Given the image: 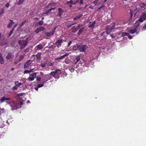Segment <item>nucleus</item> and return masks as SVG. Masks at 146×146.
<instances>
[{
    "label": "nucleus",
    "instance_id": "obj_1",
    "mask_svg": "<svg viewBox=\"0 0 146 146\" xmlns=\"http://www.w3.org/2000/svg\"><path fill=\"white\" fill-rule=\"evenodd\" d=\"M29 37H27L25 40H20L18 41V43L21 46V49L25 48L27 45V43L29 40Z\"/></svg>",
    "mask_w": 146,
    "mask_h": 146
},
{
    "label": "nucleus",
    "instance_id": "obj_2",
    "mask_svg": "<svg viewBox=\"0 0 146 146\" xmlns=\"http://www.w3.org/2000/svg\"><path fill=\"white\" fill-rule=\"evenodd\" d=\"M77 49L81 52H84L88 48L87 46L86 45H77Z\"/></svg>",
    "mask_w": 146,
    "mask_h": 146
},
{
    "label": "nucleus",
    "instance_id": "obj_3",
    "mask_svg": "<svg viewBox=\"0 0 146 146\" xmlns=\"http://www.w3.org/2000/svg\"><path fill=\"white\" fill-rule=\"evenodd\" d=\"M146 20V13L144 12L141 14L138 20L141 23H142L143 21Z\"/></svg>",
    "mask_w": 146,
    "mask_h": 146
},
{
    "label": "nucleus",
    "instance_id": "obj_4",
    "mask_svg": "<svg viewBox=\"0 0 146 146\" xmlns=\"http://www.w3.org/2000/svg\"><path fill=\"white\" fill-rule=\"evenodd\" d=\"M36 73L34 72L30 75L29 76L28 78V80L29 81H32L36 77Z\"/></svg>",
    "mask_w": 146,
    "mask_h": 146
},
{
    "label": "nucleus",
    "instance_id": "obj_5",
    "mask_svg": "<svg viewBox=\"0 0 146 146\" xmlns=\"http://www.w3.org/2000/svg\"><path fill=\"white\" fill-rule=\"evenodd\" d=\"M61 70L60 69H56L54 71H52L50 74V75L52 76L53 77H54L56 74H57L58 75L60 74Z\"/></svg>",
    "mask_w": 146,
    "mask_h": 146
},
{
    "label": "nucleus",
    "instance_id": "obj_6",
    "mask_svg": "<svg viewBox=\"0 0 146 146\" xmlns=\"http://www.w3.org/2000/svg\"><path fill=\"white\" fill-rule=\"evenodd\" d=\"M33 61L30 60H28L24 65V68L26 69L31 66Z\"/></svg>",
    "mask_w": 146,
    "mask_h": 146
},
{
    "label": "nucleus",
    "instance_id": "obj_7",
    "mask_svg": "<svg viewBox=\"0 0 146 146\" xmlns=\"http://www.w3.org/2000/svg\"><path fill=\"white\" fill-rule=\"evenodd\" d=\"M63 40L62 39H58L56 42L55 44L56 46L58 48H59L61 45L62 42Z\"/></svg>",
    "mask_w": 146,
    "mask_h": 146
},
{
    "label": "nucleus",
    "instance_id": "obj_8",
    "mask_svg": "<svg viewBox=\"0 0 146 146\" xmlns=\"http://www.w3.org/2000/svg\"><path fill=\"white\" fill-rule=\"evenodd\" d=\"M68 55V54H67L63 55L60 57H59L55 58V60L56 61H58V62H59V60L63 59L65 57L67 56Z\"/></svg>",
    "mask_w": 146,
    "mask_h": 146
},
{
    "label": "nucleus",
    "instance_id": "obj_9",
    "mask_svg": "<svg viewBox=\"0 0 146 146\" xmlns=\"http://www.w3.org/2000/svg\"><path fill=\"white\" fill-rule=\"evenodd\" d=\"M45 30V28L43 27L40 26L37 28L35 31L34 32L36 33H38L39 32L43 31Z\"/></svg>",
    "mask_w": 146,
    "mask_h": 146
},
{
    "label": "nucleus",
    "instance_id": "obj_10",
    "mask_svg": "<svg viewBox=\"0 0 146 146\" xmlns=\"http://www.w3.org/2000/svg\"><path fill=\"white\" fill-rule=\"evenodd\" d=\"M64 12V10L62 9L61 8H59L58 9V14L56 15V16L60 18Z\"/></svg>",
    "mask_w": 146,
    "mask_h": 146
},
{
    "label": "nucleus",
    "instance_id": "obj_11",
    "mask_svg": "<svg viewBox=\"0 0 146 146\" xmlns=\"http://www.w3.org/2000/svg\"><path fill=\"white\" fill-rule=\"evenodd\" d=\"M41 55V53L40 52L38 53L36 55V61L37 62H40Z\"/></svg>",
    "mask_w": 146,
    "mask_h": 146
},
{
    "label": "nucleus",
    "instance_id": "obj_12",
    "mask_svg": "<svg viewBox=\"0 0 146 146\" xmlns=\"http://www.w3.org/2000/svg\"><path fill=\"white\" fill-rule=\"evenodd\" d=\"M116 24V23L115 22H113L110 25L107 26V27L108 29H110L111 30H112L114 29Z\"/></svg>",
    "mask_w": 146,
    "mask_h": 146
},
{
    "label": "nucleus",
    "instance_id": "obj_13",
    "mask_svg": "<svg viewBox=\"0 0 146 146\" xmlns=\"http://www.w3.org/2000/svg\"><path fill=\"white\" fill-rule=\"evenodd\" d=\"M141 9L142 10H144L146 9V4L144 3H140L139 5Z\"/></svg>",
    "mask_w": 146,
    "mask_h": 146
},
{
    "label": "nucleus",
    "instance_id": "obj_14",
    "mask_svg": "<svg viewBox=\"0 0 146 146\" xmlns=\"http://www.w3.org/2000/svg\"><path fill=\"white\" fill-rule=\"evenodd\" d=\"M73 3V1L72 0H70V1H67L66 2V4L70 7H72Z\"/></svg>",
    "mask_w": 146,
    "mask_h": 146
},
{
    "label": "nucleus",
    "instance_id": "obj_15",
    "mask_svg": "<svg viewBox=\"0 0 146 146\" xmlns=\"http://www.w3.org/2000/svg\"><path fill=\"white\" fill-rule=\"evenodd\" d=\"M10 98H6L5 96H3L2 97V98L0 100V101L1 102H3L5 101L8 100H10Z\"/></svg>",
    "mask_w": 146,
    "mask_h": 146
},
{
    "label": "nucleus",
    "instance_id": "obj_16",
    "mask_svg": "<svg viewBox=\"0 0 146 146\" xmlns=\"http://www.w3.org/2000/svg\"><path fill=\"white\" fill-rule=\"evenodd\" d=\"M137 31V28H135L134 29L129 30L128 32L130 34H133L136 32Z\"/></svg>",
    "mask_w": 146,
    "mask_h": 146
},
{
    "label": "nucleus",
    "instance_id": "obj_17",
    "mask_svg": "<svg viewBox=\"0 0 146 146\" xmlns=\"http://www.w3.org/2000/svg\"><path fill=\"white\" fill-rule=\"evenodd\" d=\"M0 63L1 64H3L4 63V59L2 57V55L1 53H0Z\"/></svg>",
    "mask_w": 146,
    "mask_h": 146
},
{
    "label": "nucleus",
    "instance_id": "obj_18",
    "mask_svg": "<svg viewBox=\"0 0 146 146\" xmlns=\"http://www.w3.org/2000/svg\"><path fill=\"white\" fill-rule=\"evenodd\" d=\"M78 29L76 27L74 26L71 28L72 32L73 33H76L78 31Z\"/></svg>",
    "mask_w": 146,
    "mask_h": 146
},
{
    "label": "nucleus",
    "instance_id": "obj_19",
    "mask_svg": "<svg viewBox=\"0 0 146 146\" xmlns=\"http://www.w3.org/2000/svg\"><path fill=\"white\" fill-rule=\"evenodd\" d=\"M139 22H140V21L138 20V19H137L134 24L135 27L136 28L138 27L140 25Z\"/></svg>",
    "mask_w": 146,
    "mask_h": 146
},
{
    "label": "nucleus",
    "instance_id": "obj_20",
    "mask_svg": "<svg viewBox=\"0 0 146 146\" xmlns=\"http://www.w3.org/2000/svg\"><path fill=\"white\" fill-rule=\"evenodd\" d=\"M11 22L8 25L7 27H8L10 28L12 27L14 23V22H13V20H10Z\"/></svg>",
    "mask_w": 146,
    "mask_h": 146
},
{
    "label": "nucleus",
    "instance_id": "obj_21",
    "mask_svg": "<svg viewBox=\"0 0 146 146\" xmlns=\"http://www.w3.org/2000/svg\"><path fill=\"white\" fill-rule=\"evenodd\" d=\"M33 70H34L33 69H31V70H26L24 71L23 73L24 74H30V73L31 72H33Z\"/></svg>",
    "mask_w": 146,
    "mask_h": 146
},
{
    "label": "nucleus",
    "instance_id": "obj_22",
    "mask_svg": "<svg viewBox=\"0 0 146 146\" xmlns=\"http://www.w3.org/2000/svg\"><path fill=\"white\" fill-rule=\"evenodd\" d=\"M24 54L20 55L19 56V58L18 59V62H20L24 58Z\"/></svg>",
    "mask_w": 146,
    "mask_h": 146
},
{
    "label": "nucleus",
    "instance_id": "obj_23",
    "mask_svg": "<svg viewBox=\"0 0 146 146\" xmlns=\"http://www.w3.org/2000/svg\"><path fill=\"white\" fill-rule=\"evenodd\" d=\"M15 84L18 88L22 85V83L19 82L18 81H15Z\"/></svg>",
    "mask_w": 146,
    "mask_h": 146
},
{
    "label": "nucleus",
    "instance_id": "obj_24",
    "mask_svg": "<svg viewBox=\"0 0 146 146\" xmlns=\"http://www.w3.org/2000/svg\"><path fill=\"white\" fill-rule=\"evenodd\" d=\"M95 24H96V21H94V22H93L92 23V24H89L88 25V27L89 28H93L95 26Z\"/></svg>",
    "mask_w": 146,
    "mask_h": 146
},
{
    "label": "nucleus",
    "instance_id": "obj_25",
    "mask_svg": "<svg viewBox=\"0 0 146 146\" xmlns=\"http://www.w3.org/2000/svg\"><path fill=\"white\" fill-rule=\"evenodd\" d=\"M85 29V28L84 27H83L82 28H81L80 29V30H79L78 33V35H81V33H82V32L84 31Z\"/></svg>",
    "mask_w": 146,
    "mask_h": 146
},
{
    "label": "nucleus",
    "instance_id": "obj_26",
    "mask_svg": "<svg viewBox=\"0 0 146 146\" xmlns=\"http://www.w3.org/2000/svg\"><path fill=\"white\" fill-rule=\"evenodd\" d=\"M38 50H40L43 48V46L40 44L37 45L36 46Z\"/></svg>",
    "mask_w": 146,
    "mask_h": 146
},
{
    "label": "nucleus",
    "instance_id": "obj_27",
    "mask_svg": "<svg viewBox=\"0 0 146 146\" xmlns=\"http://www.w3.org/2000/svg\"><path fill=\"white\" fill-rule=\"evenodd\" d=\"M80 58L79 56H78L75 59V64H76L80 60Z\"/></svg>",
    "mask_w": 146,
    "mask_h": 146
},
{
    "label": "nucleus",
    "instance_id": "obj_28",
    "mask_svg": "<svg viewBox=\"0 0 146 146\" xmlns=\"http://www.w3.org/2000/svg\"><path fill=\"white\" fill-rule=\"evenodd\" d=\"M83 16L82 14H81L79 15H78L76 16L74 18V20H76L79 19L81 17Z\"/></svg>",
    "mask_w": 146,
    "mask_h": 146
},
{
    "label": "nucleus",
    "instance_id": "obj_29",
    "mask_svg": "<svg viewBox=\"0 0 146 146\" xmlns=\"http://www.w3.org/2000/svg\"><path fill=\"white\" fill-rule=\"evenodd\" d=\"M68 69L71 72H74L75 70L74 68L73 67V66L69 67L68 68Z\"/></svg>",
    "mask_w": 146,
    "mask_h": 146
},
{
    "label": "nucleus",
    "instance_id": "obj_30",
    "mask_svg": "<svg viewBox=\"0 0 146 146\" xmlns=\"http://www.w3.org/2000/svg\"><path fill=\"white\" fill-rule=\"evenodd\" d=\"M129 35V33H128L123 32L122 33L121 36L122 37H124L125 36H127Z\"/></svg>",
    "mask_w": 146,
    "mask_h": 146
},
{
    "label": "nucleus",
    "instance_id": "obj_31",
    "mask_svg": "<svg viewBox=\"0 0 146 146\" xmlns=\"http://www.w3.org/2000/svg\"><path fill=\"white\" fill-rule=\"evenodd\" d=\"M12 57L11 54L10 53H8L7 56L6 57V58L7 60H9Z\"/></svg>",
    "mask_w": 146,
    "mask_h": 146
},
{
    "label": "nucleus",
    "instance_id": "obj_32",
    "mask_svg": "<svg viewBox=\"0 0 146 146\" xmlns=\"http://www.w3.org/2000/svg\"><path fill=\"white\" fill-rule=\"evenodd\" d=\"M24 0H19L17 4L18 5H20L22 4L24 2Z\"/></svg>",
    "mask_w": 146,
    "mask_h": 146
},
{
    "label": "nucleus",
    "instance_id": "obj_33",
    "mask_svg": "<svg viewBox=\"0 0 146 146\" xmlns=\"http://www.w3.org/2000/svg\"><path fill=\"white\" fill-rule=\"evenodd\" d=\"M56 5V3L54 2H52L50 3L48 6H51V7H52L54 6H55Z\"/></svg>",
    "mask_w": 146,
    "mask_h": 146
},
{
    "label": "nucleus",
    "instance_id": "obj_34",
    "mask_svg": "<svg viewBox=\"0 0 146 146\" xmlns=\"http://www.w3.org/2000/svg\"><path fill=\"white\" fill-rule=\"evenodd\" d=\"M50 11H51L50 10V9H48V10H47L45 13H44L43 14V15H46V14L47 15L48 14H49V12H50Z\"/></svg>",
    "mask_w": 146,
    "mask_h": 146
},
{
    "label": "nucleus",
    "instance_id": "obj_35",
    "mask_svg": "<svg viewBox=\"0 0 146 146\" xmlns=\"http://www.w3.org/2000/svg\"><path fill=\"white\" fill-rule=\"evenodd\" d=\"M44 82H43V84H38L37 85V86L38 88H40L41 87H42L44 86Z\"/></svg>",
    "mask_w": 146,
    "mask_h": 146
},
{
    "label": "nucleus",
    "instance_id": "obj_36",
    "mask_svg": "<svg viewBox=\"0 0 146 146\" xmlns=\"http://www.w3.org/2000/svg\"><path fill=\"white\" fill-rule=\"evenodd\" d=\"M43 22L42 21H41L38 22V25L39 26H40L43 25Z\"/></svg>",
    "mask_w": 146,
    "mask_h": 146
},
{
    "label": "nucleus",
    "instance_id": "obj_37",
    "mask_svg": "<svg viewBox=\"0 0 146 146\" xmlns=\"http://www.w3.org/2000/svg\"><path fill=\"white\" fill-rule=\"evenodd\" d=\"M99 1V0H95L94 2V4L95 6H96L98 4V2Z\"/></svg>",
    "mask_w": 146,
    "mask_h": 146
},
{
    "label": "nucleus",
    "instance_id": "obj_38",
    "mask_svg": "<svg viewBox=\"0 0 146 146\" xmlns=\"http://www.w3.org/2000/svg\"><path fill=\"white\" fill-rule=\"evenodd\" d=\"M54 62H50L48 63V65L49 66H52L54 65Z\"/></svg>",
    "mask_w": 146,
    "mask_h": 146
},
{
    "label": "nucleus",
    "instance_id": "obj_39",
    "mask_svg": "<svg viewBox=\"0 0 146 146\" xmlns=\"http://www.w3.org/2000/svg\"><path fill=\"white\" fill-rule=\"evenodd\" d=\"M133 13L132 12V11L131 10H130V19H129V21H130V20L131 19V18H132V16L133 15Z\"/></svg>",
    "mask_w": 146,
    "mask_h": 146
},
{
    "label": "nucleus",
    "instance_id": "obj_40",
    "mask_svg": "<svg viewBox=\"0 0 146 146\" xmlns=\"http://www.w3.org/2000/svg\"><path fill=\"white\" fill-rule=\"evenodd\" d=\"M18 88L17 87V86L15 85L12 88V89L14 90H17L18 89Z\"/></svg>",
    "mask_w": 146,
    "mask_h": 146
},
{
    "label": "nucleus",
    "instance_id": "obj_41",
    "mask_svg": "<svg viewBox=\"0 0 146 146\" xmlns=\"http://www.w3.org/2000/svg\"><path fill=\"white\" fill-rule=\"evenodd\" d=\"M13 30H14V28H13V30L10 32L9 35V36H10L13 33Z\"/></svg>",
    "mask_w": 146,
    "mask_h": 146
},
{
    "label": "nucleus",
    "instance_id": "obj_42",
    "mask_svg": "<svg viewBox=\"0 0 146 146\" xmlns=\"http://www.w3.org/2000/svg\"><path fill=\"white\" fill-rule=\"evenodd\" d=\"M83 25L82 24H80L78 25V26L77 27H76L78 29L80 28V27H82Z\"/></svg>",
    "mask_w": 146,
    "mask_h": 146
},
{
    "label": "nucleus",
    "instance_id": "obj_43",
    "mask_svg": "<svg viewBox=\"0 0 146 146\" xmlns=\"http://www.w3.org/2000/svg\"><path fill=\"white\" fill-rule=\"evenodd\" d=\"M55 47V46L54 45H52L48 47L49 48H53Z\"/></svg>",
    "mask_w": 146,
    "mask_h": 146
},
{
    "label": "nucleus",
    "instance_id": "obj_44",
    "mask_svg": "<svg viewBox=\"0 0 146 146\" xmlns=\"http://www.w3.org/2000/svg\"><path fill=\"white\" fill-rule=\"evenodd\" d=\"M46 65V64H42L40 65V66L42 67H44Z\"/></svg>",
    "mask_w": 146,
    "mask_h": 146
},
{
    "label": "nucleus",
    "instance_id": "obj_45",
    "mask_svg": "<svg viewBox=\"0 0 146 146\" xmlns=\"http://www.w3.org/2000/svg\"><path fill=\"white\" fill-rule=\"evenodd\" d=\"M41 79V78L40 77L38 76L36 77V80L38 81H40Z\"/></svg>",
    "mask_w": 146,
    "mask_h": 146
},
{
    "label": "nucleus",
    "instance_id": "obj_46",
    "mask_svg": "<svg viewBox=\"0 0 146 146\" xmlns=\"http://www.w3.org/2000/svg\"><path fill=\"white\" fill-rule=\"evenodd\" d=\"M7 44H8V43L7 42H6V43H5L4 44L3 43V42H1V45H7Z\"/></svg>",
    "mask_w": 146,
    "mask_h": 146
},
{
    "label": "nucleus",
    "instance_id": "obj_47",
    "mask_svg": "<svg viewBox=\"0 0 146 146\" xmlns=\"http://www.w3.org/2000/svg\"><path fill=\"white\" fill-rule=\"evenodd\" d=\"M72 48H73V50H78L77 48V46L76 47L75 46H73Z\"/></svg>",
    "mask_w": 146,
    "mask_h": 146
},
{
    "label": "nucleus",
    "instance_id": "obj_48",
    "mask_svg": "<svg viewBox=\"0 0 146 146\" xmlns=\"http://www.w3.org/2000/svg\"><path fill=\"white\" fill-rule=\"evenodd\" d=\"M24 94L23 93L18 94H17V96H22L24 95Z\"/></svg>",
    "mask_w": 146,
    "mask_h": 146
},
{
    "label": "nucleus",
    "instance_id": "obj_49",
    "mask_svg": "<svg viewBox=\"0 0 146 146\" xmlns=\"http://www.w3.org/2000/svg\"><path fill=\"white\" fill-rule=\"evenodd\" d=\"M105 6L104 5H102L98 9V11H99L102 8H103V7H104Z\"/></svg>",
    "mask_w": 146,
    "mask_h": 146
},
{
    "label": "nucleus",
    "instance_id": "obj_50",
    "mask_svg": "<svg viewBox=\"0 0 146 146\" xmlns=\"http://www.w3.org/2000/svg\"><path fill=\"white\" fill-rule=\"evenodd\" d=\"M26 22V20H25V21H23L22 22V23H21V25L22 26H23L25 24Z\"/></svg>",
    "mask_w": 146,
    "mask_h": 146
},
{
    "label": "nucleus",
    "instance_id": "obj_51",
    "mask_svg": "<svg viewBox=\"0 0 146 146\" xmlns=\"http://www.w3.org/2000/svg\"><path fill=\"white\" fill-rule=\"evenodd\" d=\"M4 13V10L3 9H1V11L0 13L1 14V15H3Z\"/></svg>",
    "mask_w": 146,
    "mask_h": 146
},
{
    "label": "nucleus",
    "instance_id": "obj_52",
    "mask_svg": "<svg viewBox=\"0 0 146 146\" xmlns=\"http://www.w3.org/2000/svg\"><path fill=\"white\" fill-rule=\"evenodd\" d=\"M72 41H70L68 43V46H69L72 43Z\"/></svg>",
    "mask_w": 146,
    "mask_h": 146
},
{
    "label": "nucleus",
    "instance_id": "obj_53",
    "mask_svg": "<svg viewBox=\"0 0 146 146\" xmlns=\"http://www.w3.org/2000/svg\"><path fill=\"white\" fill-rule=\"evenodd\" d=\"M9 3H7L5 4V7L7 8H8L9 7Z\"/></svg>",
    "mask_w": 146,
    "mask_h": 146
},
{
    "label": "nucleus",
    "instance_id": "obj_54",
    "mask_svg": "<svg viewBox=\"0 0 146 146\" xmlns=\"http://www.w3.org/2000/svg\"><path fill=\"white\" fill-rule=\"evenodd\" d=\"M143 29H144V30H145V29H146V23L143 26Z\"/></svg>",
    "mask_w": 146,
    "mask_h": 146
},
{
    "label": "nucleus",
    "instance_id": "obj_55",
    "mask_svg": "<svg viewBox=\"0 0 146 146\" xmlns=\"http://www.w3.org/2000/svg\"><path fill=\"white\" fill-rule=\"evenodd\" d=\"M127 36H128V38L129 39H131L132 38V36L129 35V34Z\"/></svg>",
    "mask_w": 146,
    "mask_h": 146
},
{
    "label": "nucleus",
    "instance_id": "obj_56",
    "mask_svg": "<svg viewBox=\"0 0 146 146\" xmlns=\"http://www.w3.org/2000/svg\"><path fill=\"white\" fill-rule=\"evenodd\" d=\"M83 3V0H80L79 1V3L80 4H82Z\"/></svg>",
    "mask_w": 146,
    "mask_h": 146
},
{
    "label": "nucleus",
    "instance_id": "obj_57",
    "mask_svg": "<svg viewBox=\"0 0 146 146\" xmlns=\"http://www.w3.org/2000/svg\"><path fill=\"white\" fill-rule=\"evenodd\" d=\"M46 35L48 37L50 36L51 35H50V34L49 33H47L46 34Z\"/></svg>",
    "mask_w": 146,
    "mask_h": 146
},
{
    "label": "nucleus",
    "instance_id": "obj_58",
    "mask_svg": "<svg viewBox=\"0 0 146 146\" xmlns=\"http://www.w3.org/2000/svg\"><path fill=\"white\" fill-rule=\"evenodd\" d=\"M56 27H54L52 30V31L54 33L55 30L56 29Z\"/></svg>",
    "mask_w": 146,
    "mask_h": 146
},
{
    "label": "nucleus",
    "instance_id": "obj_59",
    "mask_svg": "<svg viewBox=\"0 0 146 146\" xmlns=\"http://www.w3.org/2000/svg\"><path fill=\"white\" fill-rule=\"evenodd\" d=\"M72 26L71 24L68 25H67V27L68 28H70Z\"/></svg>",
    "mask_w": 146,
    "mask_h": 146
},
{
    "label": "nucleus",
    "instance_id": "obj_60",
    "mask_svg": "<svg viewBox=\"0 0 146 146\" xmlns=\"http://www.w3.org/2000/svg\"><path fill=\"white\" fill-rule=\"evenodd\" d=\"M49 33H50V35L51 36H53L54 33V32H53L52 31L51 32H50Z\"/></svg>",
    "mask_w": 146,
    "mask_h": 146
},
{
    "label": "nucleus",
    "instance_id": "obj_61",
    "mask_svg": "<svg viewBox=\"0 0 146 146\" xmlns=\"http://www.w3.org/2000/svg\"><path fill=\"white\" fill-rule=\"evenodd\" d=\"M137 10V7H135L134 9V12H135V11H137L136 12H137L138 11H139V10Z\"/></svg>",
    "mask_w": 146,
    "mask_h": 146
},
{
    "label": "nucleus",
    "instance_id": "obj_62",
    "mask_svg": "<svg viewBox=\"0 0 146 146\" xmlns=\"http://www.w3.org/2000/svg\"><path fill=\"white\" fill-rule=\"evenodd\" d=\"M106 33L105 32H103L102 33H101V36H103L104 35L105 33Z\"/></svg>",
    "mask_w": 146,
    "mask_h": 146
},
{
    "label": "nucleus",
    "instance_id": "obj_63",
    "mask_svg": "<svg viewBox=\"0 0 146 146\" xmlns=\"http://www.w3.org/2000/svg\"><path fill=\"white\" fill-rule=\"evenodd\" d=\"M38 88H39L37 86L35 88V90L37 91H38Z\"/></svg>",
    "mask_w": 146,
    "mask_h": 146
},
{
    "label": "nucleus",
    "instance_id": "obj_64",
    "mask_svg": "<svg viewBox=\"0 0 146 146\" xmlns=\"http://www.w3.org/2000/svg\"><path fill=\"white\" fill-rule=\"evenodd\" d=\"M89 8L90 9H93V7L92 6H90L89 7Z\"/></svg>",
    "mask_w": 146,
    "mask_h": 146
}]
</instances>
